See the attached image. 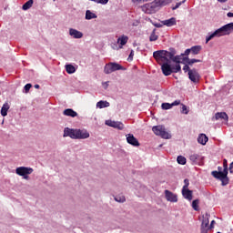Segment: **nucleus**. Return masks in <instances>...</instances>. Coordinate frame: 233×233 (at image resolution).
I'll return each instance as SVG.
<instances>
[{
	"mask_svg": "<svg viewBox=\"0 0 233 233\" xmlns=\"http://www.w3.org/2000/svg\"><path fill=\"white\" fill-rule=\"evenodd\" d=\"M177 51H176V48H169L167 50H158L155 51L153 53V57L156 59L157 63H161V61H173V63H176V65H179L183 63L185 65V62H181V59L183 60V56L177 55Z\"/></svg>",
	"mask_w": 233,
	"mask_h": 233,
	"instance_id": "obj_1",
	"label": "nucleus"
},
{
	"mask_svg": "<svg viewBox=\"0 0 233 233\" xmlns=\"http://www.w3.org/2000/svg\"><path fill=\"white\" fill-rule=\"evenodd\" d=\"M63 137H70L71 139H88L90 133L86 129L64 128Z\"/></svg>",
	"mask_w": 233,
	"mask_h": 233,
	"instance_id": "obj_2",
	"label": "nucleus"
},
{
	"mask_svg": "<svg viewBox=\"0 0 233 233\" xmlns=\"http://www.w3.org/2000/svg\"><path fill=\"white\" fill-rule=\"evenodd\" d=\"M232 32H233V22L221 26L220 28L217 29L213 33H209L206 36V43H208V41H212V39H214V37H221L223 35H230V34H232Z\"/></svg>",
	"mask_w": 233,
	"mask_h": 233,
	"instance_id": "obj_3",
	"label": "nucleus"
},
{
	"mask_svg": "<svg viewBox=\"0 0 233 233\" xmlns=\"http://www.w3.org/2000/svg\"><path fill=\"white\" fill-rule=\"evenodd\" d=\"M211 176H213L215 179L221 181L222 187H227V185L230 183V178H228V162L227 158L223 160V172L212 171Z\"/></svg>",
	"mask_w": 233,
	"mask_h": 233,
	"instance_id": "obj_4",
	"label": "nucleus"
},
{
	"mask_svg": "<svg viewBox=\"0 0 233 233\" xmlns=\"http://www.w3.org/2000/svg\"><path fill=\"white\" fill-rule=\"evenodd\" d=\"M161 66L162 73L166 76H171L172 74H177L181 72V65L177 64L175 66L170 65V61H160L157 62Z\"/></svg>",
	"mask_w": 233,
	"mask_h": 233,
	"instance_id": "obj_5",
	"label": "nucleus"
},
{
	"mask_svg": "<svg viewBox=\"0 0 233 233\" xmlns=\"http://www.w3.org/2000/svg\"><path fill=\"white\" fill-rule=\"evenodd\" d=\"M165 5H167V0H156L142 5L141 10L145 14H156L159 10V6H165Z\"/></svg>",
	"mask_w": 233,
	"mask_h": 233,
	"instance_id": "obj_6",
	"label": "nucleus"
},
{
	"mask_svg": "<svg viewBox=\"0 0 233 233\" xmlns=\"http://www.w3.org/2000/svg\"><path fill=\"white\" fill-rule=\"evenodd\" d=\"M152 130L156 136H159L162 137V139H170L172 137V135L167 132V129L164 127V126H154Z\"/></svg>",
	"mask_w": 233,
	"mask_h": 233,
	"instance_id": "obj_7",
	"label": "nucleus"
},
{
	"mask_svg": "<svg viewBox=\"0 0 233 233\" xmlns=\"http://www.w3.org/2000/svg\"><path fill=\"white\" fill-rule=\"evenodd\" d=\"M34 172V168L32 167H16L15 169V174H17V176H21L23 177V179H30V177L28 176H30V174H32Z\"/></svg>",
	"mask_w": 233,
	"mask_h": 233,
	"instance_id": "obj_8",
	"label": "nucleus"
},
{
	"mask_svg": "<svg viewBox=\"0 0 233 233\" xmlns=\"http://www.w3.org/2000/svg\"><path fill=\"white\" fill-rule=\"evenodd\" d=\"M187 76L189 81H191V83H193L194 85H198V83L201 81V75H199V72H198L196 68L189 70Z\"/></svg>",
	"mask_w": 233,
	"mask_h": 233,
	"instance_id": "obj_9",
	"label": "nucleus"
},
{
	"mask_svg": "<svg viewBox=\"0 0 233 233\" xmlns=\"http://www.w3.org/2000/svg\"><path fill=\"white\" fill-rule=\"evenodd\" d=\"M209 218H210V215L208 213H206V215L202 217V222L200 226L201 233H208V230H209L208 224L210 223V220L208 219Z\"/></svg>",
	"mask_w": 233,
	"mask_h": 233,
	"instance_id": "obj_10",
	"label": "nucleus"
},
{
	"mask_svg": "<svg viewBox=\"0 0 233 233\" xmlns=\"http://www.w3.org/2000/svg\"><path fill=\"white\" fill-rule=\"evenodd\" d=\"M106 125L112 127V128H117V130H123V128H125V125L119 121L106 120Z\"/></svg>",
	"mask_w": 233,
	"mask_h": 233,
	"instance_id": "obj_11",
	"label": "nucleus"
},
{
	"mask_svg": "<svg viewBox=\"0 0 233 233\" xmlns=\"http://www.w3.org/2000/svg\"><path fill=\"white\" fill-rule=\"evenodd\" d=\"M165 196H166L167 201H169L170 203H177V195L172 193V191L166 189Z\"/></svg>",
	"mask_w": 233,
	"mask_h": 233,
	"instance_id": "obj_12",
	"label": "nucleus"
},
{
	"mask_svg": "<svg viewBox=\"0 0 233 233\" xmlns=\"http://www.w3.org/2000/svg\"><path fill=\"white\" fill-rule=\"evenodd\" d=\"M126 137L128 145H131L132 147H139V141L132 134L126 135Z\"/></svg>",
	"mask_w": 233,
	"mask_h": 233,
	"instance_id": "obj_13",
	"label": "nucleus"
},
{
	"mask_svg": "<svg viewBox=\"0 0 233 233\" xmlns=\"http://www.w3.org/2000/svg\"><path fill=\"white\" fill-rule=\"evenodd\" d=\"M69 35L74 39H81L83 37V33L75 28H69Z\"/></svg>",
	"mask_w": 233,
	"mask_h": 233,
	"instance_id": "obj_14",
	"label": "nucleus"
},
{
	"mask_svg": "<svg viewBox=\"0 0 233 233\" xmlns=\"http://www.w3.org/2000/svg\"><path fill=\"white\" fill-rule=\"evenodd\" d=\"M218 119H220L221 121L222 119L224 121H228V115H227V113L225 112L217 113L215 116L212 118V121H218Z\"/></svg>",
	"mask_w": 233,
	"mask_h": 233,
	"instance_id": "obj_15",
	"label": "nucleus"
},
{
	"mask_svg": "<svg viewBox=\"0 0 233 233\" xmlns=\"http://www.w3.org/2000/svg\"><path fill=\"white\" fill-rule=\"evenodd\" d=\"M116 43L119 45V48H123L127 43H128V36L123 35L117 38Z\"/></svg>",
	"mask_w": 233,
	"mask_h": 233,
	"instance_id": "obj_16",
	"label": "nucleus"
},
{
	"mask_svg": "<svg viewBox=\"0 0 233 233\" xmlns=\"http://www.w3.org/2000/svg\"><path fill=\"white\" fill-rule=\"evenodd\" d=\"M162 25H164V26H174L177 25V21H176V17H171L169 19L161 21Z\"/></svg>",
	"mask_w": 233,
	"mask_h": 233,
	"instance_id": "obj_17",
	"label": "nucleus"
},
{
	"mask_svg": "<svg viewBox=\"0 0 233 233\" xmlns=\"http://www.w3.org/2000/svg\"><path fill=\"white\" fill-rule=\"evenodd\" d=\"M208 142V137H207V135L205 134H199L198 137V143H199V145H207V143Z\"/></svg>",
	"mask_w": 233,
	"mask_h": 233,
	"instance_id": "obj_18",
	"label": "nucleus"
},
{
	"mask_svg": "<svg viewBox=\"0 0 233 233\" xmlns=\"http://www.w3.org/2000/svg\"><path fill=\"white\" fill-rule=\"evenodd\" d=\"M63 115L67 116L68 117H77V112L74 111L72 108L64 110Z\"/></svg>",
	"mask_w": 233,
	"mask_h": 233,
	"instance_id": "obj_19",
	"label": "nucleus"
},
{
	"mask_svg": "<svg viewBox=\"0 0 233 233\" xmlns=\"http://www.w3.org/2000/svg\"><path fill=\"white\" fill-rule=\"evenodd\" d=\"M182 196L187 201H192V190L190 189H182Z\"/></svg>",
	"mask_w": 233,
	"mask_h": 233,
	"instance_id": "obj_20",
	"label": "nucleus"
},
{
	"mask_svg": "<svg viewBox=\"0 0 233 233\" xmlns=\"http://www.w3.org/2000/svg\"><path fill=\"white\" fill-rule=\"evenodd\" d=\"M8 110H10V106L8 103H5L1 108V116L6 117V116H8Z\"/></svg>",
	"mask_w": 233,
	"mask_h": 233,
	"instance_id": "obj_21",
	"label": "nucleus"
},
{
	"mask_svg": "<svg viewBox=\"0 0 233 233\" xmlns=\"http://www.w3.org/2000/svg\"><path fill=\"white\" fill-rule=\"evenodd\" d=\"M183 61L184 63H187V65H190V66L194 65V63H201V60L196 59V58L190 59L188 58V56L183 57Z\"/></svg>",
	"mask_w": 233,
	"mask_h": 233,
	"instance_id": "obj_22",
	"label": "nucleus"
},
{
	"mask_svg": "<svg viewBox=\"0 0 233 233\" xmlns=\"http://www.w3.org/2000/svg\"><path fill=\"white\" fill-rule=\"evenodd\" d=\"M86 19L87 21H90V19H97V15H96L95 13H93L90 10H86Z\"/></svg>",
	"mask_w": 233,
	"mask_h": 233,
	"instance_id": "obj_23",
	"label": "nucleus"
},
{
	"mask_svg": "<svg viewBox=\"0 0 233 233\" xmlns=\"http://www.w3.org/2000/svg\"><path fill=\"white\" fill-rule=\"evenodd\" d=\"M108 106H110V103L107 101L100 100L96 103V108H108Z\"/></svg>",
	"mask_w": 233,
	"mask_h": 233,
	"instance_id": "obj_24",
	"label": "nucleus"
},
{
	"mask_svg": "<svg viewBox=\"0 0 233 233\" xmlns=\"http://www.w3.org/2000/svg\"><path fill=\"white\" fill-rule=\"evenodd\" d=\"M34 6V0H28L26 3H25L22 6V10H30Z\"/></svg>",
	"mask_w": 233,
	"mask_h": 233,
	"instance_id": "obj_25",
	"label": "nucleus"
},
{
	"mask_svg": "<svg viewBox=\"0 0 233 233\" xmlns=\"http://www.w3.org/2000/svg\"><path fill=\"white\" fill-rule=\"evenodd\" d=\"M189 159L192 163H198V161H201V159H203V157L198 154H193L189 157Z\"/></svg>",
	"mask_w": 233,
	"mask_h": 233,
	"instance_id": "obj_26",
	"label": "nucleus"
},
{
	"mask_svg": "<svg viewBox=\"0 0 233 233\" xmlns=\"http://www.w3.org/2000/svg\"><path fill=\"white\" fill-rule=\"evenodd\" d=\"M111 69L113 70V72H116L117 70H125L123 66H121L117 63H111Z\"/></svg>",
	"mask_w": 233,
	"mask_h": 233,
	"instance_id": "obj_27",
	"label": "nucleus"
},
{
	"mask_svg": "<svg viewBox=\"0 0 233 233\" xmlns=\"http://www.w3.org/2000/svg\"><path fill=\"white\" fill-rule=\"evenodd\" d=\"M66 72H67V74H75L76 67L71 64H67L66 65Z\"/></svg>",
	"mask_w": 233,
	"mask_h": 233,
	"instance_id": "obj_28",
	"label": "nucleus"
},
{
	"mask_svg": "<svg viewBox=\"0 0 233 233\" xmlns=\"http://www.w3.org/2000/svg\"><path fill=\"white\" fill-rule=\"evenodd\" d=\"M190 49H191V54H193V56H198V54L201 52V46H192Z\"/></svg>",
	"mask_w": 233,
	"mask_h": 233,
	"instance_id": "obj_29",
	"label": "nucleus"
},
{
	"mask_svg": "<svg viewBox=\"0 0 233 233\" xmlns=\"http://www.w3.org/2000/svg\"><path fill=\"white\" fill-rule=\"evenodd\" d=\"M177 161L178 165H187V158L183 156H178L177 157Z\"/></svg>",
	"mask_w": 233,
	"mask_h": 233,
	"instance_id": "obj_30",
	"label": "nucleus"
},
{
	"mask_svg": "<svg viewBox=\"0 0 233 233\" xmlns=\"http://www.w3.org/2000/svg\"><path fill=\"white\" fill-rule=\"evenodd\" d=\"M157 39H159V36L156 35V29H154L149 36V41H157Z\"/></svg>",
	"mask_w": 233,
	"mask_h": 233,
	"instance_id": "obj_31",
	"label": "nucleus"
},
{
	"mask_svg": "<svg viewBox=\"0 0 233 233\" xmlns=\"http://www.w3.org/2000/svg\"><path fill=\"white\" fill-rule=\"evenodd\" d=\"M104 72H105V74H112L113 70H112V64L111 63L105 66Z\"/></svg>",
	"mask_w": 233,
	"mask_h": 233,
	"instance_id": "obj_32",
	"label": "nucleus"
},
{
	"mask_svg": "<svg viewBox=\"0 0 233 233\" xmlns=\"http://www.w3.org/2000/svg\"><path fill=\"white\" fill-rule=\"evenodd\" d=\"M192 208L195 209L197 212L199 210V199H195L192 201Z\"/></svg>",
	"mask_w": 233,
	"mask_h": 233,
	"instance_id": "obj_33",
	"label": "nucleus"
},
{
	"mask_svg": "<svg viewBox=\"0 0 233 233\" xmlns=\"http://www.w3.org/2000/svg\"><path fill=\"white\" fill-rule=\"evenodd\" d=\"M115 201L117 203H125L127 201V198H125V196H116L115 197Z\"/></svg>",
	"mask_w": 233,
	"mask_h": 233,
	"instance_id": "obj_34",
	"label": "nucleus"
},
{
	"mask_svg": "<svg viewBox=\"0 0 233 233\" xmlns=\"http://www.w3.org/2000/svg\"><path fill=\"white\" fill-rule=\"evenodd\" d=\"M161 108H162V110H170V108H172V104H170V103H162Z\"/></svg>",
	"mask_w": 233,
	"mask_h": 233,
	"instance_id": "obj_35",
	"label": "nucleus"
},
{
	"mask_svg": "<svg viewBox=\"0 0 233 233\" xmlns=\"http://www.w3.org/2000/svg\"><path fill=\"white\" fill-rule=\"evenodd\" d=\"M186 2H187V0H183L182 2L177 3L176 5L172 7V10H177V8H179V6L184 5V3H186Z\"/></svg>",
	"mask_w": 233,
	"mask_h": 233,
	"instance_id": "obj_36",
	"label": "nucleus"
},
{
	"mask_svg": "<svg viewBox=\"0 0 233 233\" xmlns=\"http://www.w3.org/2000/svg\"><path fill=\"white\" fill-rule=\"evenodd\" d=\"M182 105V108H181V114H188V107H187V106H185V104H181Z\"/></svg>",
	"mask_w": 233,
	"mask_h": 233,
	"instance_id": "obj_37",
	"label": "nucleus"
},
{
	"mask_svg": "<svg viewBox=\"0 0 233 233\" xmlns=\"http://www.w3.org/2000/svg\"><path fill=\"white\" fill-rule=\"evenodd\" d=\"M188 185H190V180H188V178H186L184 180V186H183L182 189H188Z\"/></svg>",
	"mask_w": 233,
	"mask_h": 233,
	"instance_id": "obj_38",
	"label": "nucleus"
},
{
	"mask_svg": "<svg viewBox=\"0 0 233 233\" xmlns=\"http://www.w3.org/2000/svg\"><path fill=\"white\" fill-rule=\"evenodd\" d=\"M32 88V84H26L24 86V90H25V94H28V92H30V89Z\"/></svg>",
	"mask_w": 233,
	"mask_h": 233,
	"instance_id": "obj_39",
	"label": "nucleus"
},
{
	"mask_svg": "<svg viewBox=\"0 0 233 233\" xmlns=\"http://www.w3.org/2000/svg\"><path fill=\"white\" fill-rule=\"evenodd\" d=\"M127 61H134V50H131Z\"/></svg>",
	"mask_w": 233,
	"mask_h": 233,
	"instance_id": "obj_40",
	"label": "nucleus"
},
{
	"mask_svg": "<svg viewBox=\"0 0 233 233\" xmlns=\"http://www.w3.org/2000/svg\"><path fill=\"white\" fill-rule=\"evenodd\" d=\"M97 5H106L108 0H96V2Z\"/></svg>",
	"mask_w": 233,
	"mask_h": 233,
	"instance_id": "obj_41",
	"label": "nucleus"
},
{
	"mask_svg": "<svg viewBox=\"0 0 233 233\" xmlns=\"http://www.w3.org/2000/svg\"><path fill=\"white\" fill-rule=\"evenodd\" d=\"M190 52H192L190 48H189V49H186V51L181 54L182 57H183L184 56H189Z\"/></svg>",
	"mask_w": 233,
	"mask_h": 233,
	"instance_id": "obj_42",
	"label": "nucleus"
},
{
	"mask_svg": "<svg viewBox=\"0 0 233 233\" xmlns=\"http://www.w3.org/2000/svg\"><path fill=\"white\" fill-rule=\"evenodd\" d=\"M171 105L172 106H177V105H181V100H175Z\"/></svg>",
	"mask_w": 233,
	"mask_h": 233,
	"instance_id": "obj_43",
	"label": "nucleus"
},
{
	"mask_svg": "<svg viewBox=\"0 0 233 233\" xmlns=\"http://www.w3.org/2000/svg\"><path fill=\"white\" fill-rule=\"evenodd\" d=\"M183 70H184V72H190V70H192V69H190V66H188V65H185L183 67Z\"/></svg>",
	"mask_w": 233,
	"mask_h": 233,
	"instance_id": "obj_44",
	"label": "nucleus"
},
{
	"mask_svg": "<svg viewBox=\"0 0 233 233\" xmlns=\"http://www.w3.org/2000/svg\"><path fill=\"white\" fill-rule=\"evenodd\" d=\"M228 169H229L230 174H233V161L230 163Z\"/></svg>",
	"mask_w": 233,
	"mask_h": 233,
	"instance_id": "obj_45",
	"label": "nucleus"
},
{
	"mask_svg": "<svg viewBox=\"0 0 233 233\" xmlns=\"http://www.w3.org/2000/svg\"><path fill=\"white\" fill-rule=\"evenodd\" d=\"M216 224V220H212L209 226V230L210 228H214V225Z\"/></svg>",
	"mask_w": 233,
	"mask_h": 233,
	"instance_id": "obj_46",
	"label": "nucleus"
},
{
	"mask_svg": "<svg viewBox=\"0 0 233 233\" xmlns=\"http://www.w3.org/2000/svg\"><path fill=\"white\" fill-rule=\"evenodd\" d=\"M163 25H164L163 23H161V24H155V26L157 28H161V26H163Z\"/></svg>",
	"mask_w": 233,
	"mask_h": 233,
	"instance_id": "obj_47",
	"label": "nucleus"
},
{
	"mask_svg": "<svg viewBox=\"0 0 233 233\" xmlns=\"http://www.w3.org/2000/svg\"><path fill=\"white\" fill-rule=\"evenodd\" d=\"M227 15H228V17H233V13L229 12V13L227 14Z\"/></svg>",
	"mask_w": 233,
	"mask_h": 233,
	"instance_id": "obj_48",
	"label": "nucleus"
},
{
	"mask_svg": "<svg viewBox=\"0 0 233 233\" xmlns=\"http://www.w3.org/2000/svg\"><path fill=\"white\" fill-rule=\"evenodd\" d=\"M218 171H217V172H223V167H218Z\"/></svg>",
	"mask_w": 233,
	"mask_h": 233,
	"instance_id": "obj_49",
	"label": "nucleus"
},
{
	"mask_svg": "<svg viewBox=\"0 0 233 233\" xmlns=\"http://www.w3.org/2000/svg\"><path fill=\"white\" fill-rule=\"evenodd\" d=\"M218 3H227V1H228V0H218Z\"/></svg>",
	"mask_w": 233,
	"mask_h": 233,
	"instance_id": "obj_50",
	"label": "nucleus"
},
{
	"mask_svg": "<svg viewBox=\"0 0 233 233\" xmlns=\"http://www.w3.org/2000/svg\"><path fill=\"white\" fill-rule=\"evenodd\" d=\"M35 88H39V85H35Z\"/></svg>",
	"mask_w": 233,
	"mask_h": 233,
	"instance_id": "obj_51",
	"label": "nucleus"
},
{
	"mask_svg": "<svg viewBox=\"0 0 233 233\" xmlns=\"http://www.w3.org/2000/svg\"><path fill=\"white\" fill-rule=\"evenodd\" d=\"M89 1H92L93 3H96L97 0H89Z\"/></svg>",
	"mask_w": 233,
	"mask_h": 233,
	"instance_id": "obj_52",
	"label": "nucleus"
},
{
	"mask_svg": "<svg viewBox=\"0 0 233 233\" xmlns=\"http://www.w3.org/2000/svg\"><path fill=\"white\" fill-rule=\"evenodd\" d=\"M134 3H136V2H137V1H139V0H132Z\"/></svg>",
	"mask_w": 233,
	"mask_h": 233,
	"instance_id": "obj_53",
	"label": "nucleus"
}]
</instances>
